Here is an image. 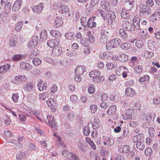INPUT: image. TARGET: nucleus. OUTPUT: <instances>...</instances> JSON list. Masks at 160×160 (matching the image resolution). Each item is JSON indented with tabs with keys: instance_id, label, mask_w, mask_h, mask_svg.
<instances>
[{
	"instance_id": "20e7f679",
	"label": "nucleus",
	"mask_w": 160,
	"mask_h": 160,
	"mask_svg": "<svg viewBox=\"0 0 160 160\" xmlns=\"http://www.w3.org/2000/svg\"><path fill=\"white\" fill-rule=\"evenodd\" d=\"M87 17H86L85 18L84 17L82 18H81V24H83V26H87L89 28H92L93 27H95L96 25V23L93 22L92 18H89L88 19V21L86 19Z\"/></svg>"
},
{
	"instance_id": "f3484780",
	"label": "nucleus",
	"mask_w": 160,
	"mask_h": 160,
	"mask_svg": "<svg viewBox=\"0 0 160 160\" xmlns=\"http://www.w3.org/2000/svg\"><path fill=\"white\" fill-rule=\"evenodd\" d=\"M148 47L151 50H155L158 48V46L157 43L152 40H149L148 42Z\"/></svg>"
},
{
	"instance_id": "423d86ee",
	"label": "nucleus",
	"mask_w": 160,
	"mask_h": 160,
	"mask_svg": "<svg viewBox=\"0 0 160 160\" xmlns=\"http://www.w3.org/2000/svg\"><path fill=\"white\" fill-rule=\"evenodd\" d=\"M38 41V38L37 36H33L31 40L28 43V47L30 48H34L37 45Z\"/></svg>"
},
{
	"instance_id": "de8ad7c7",
	"label": "nucleus",
	"mask_w": 160,
	"mask_h": 160,
	"mask_svg": "<svg viewBox=\"0 0 160 160\" xmlns=\"http://www.w3.org/2000/svg\"><path fill=\"white\" fill-rule=\"evenodd\" d=\"M32 62L34 65L38 66L41 63L42 61L39 58H36L32 60Z\"/></svg>"
},
{
	"instance_id": "864d4df0",
	"label": "nucleus",
	"mask_w": 160,
	"mask_h": 160,
	"mask_svg": "<svg viewBox=\"0 0 160 160\" xmlns=\"http://www.w3.org/2000/svg\"><path fill=\"white\" fill-rule=\"evenodd\" d=\"M135 72L137 73H141L143 71V67L141 65L137 66L134 68Z\"/></svg>"
},
{
	"instance_id": "5fc2aeb1",
	"label": "nucleus",
	"mask_w": 160,
	"mask_h": 160,
	"mask_svg": "<svg viewBox=\"0 0 160 160\" xmlns=\"http://www.w3.org/2000/svg\"><path fill=\"white\" fill-rule=\"evenodd\" d=\"M122 134L120 137L121 139H123L128 135L129 134V132L127 128H125L122 130Z\"/></svg>"
},
{
	"instance_id": "37998d69",
	"label": "nucleus",
	"mask_w": 160,
	"mask_h": 160,
	"mask_svg": "<svg viewBox=\"0 0 160 160\" xmlns=\"http://www.w3.org/2000/svg\"><path fill=\"white\" fill-rule=\"evenodd\" d=\"M47 103L48 107L57 106V103L52 98H50L47 102Z\"/></svg>"
},
{
	"instance_id": "ddd939ff",
	"label": "nucleus",
	"mask_w": 160,
	"mask_h": 160,
	"mask_svg": "<svg viewBox=\"0 0 160 160\" xmlns=\"http://www.w3.org/2000/svg\"><path fill=\"white\" fill-rule=\"evenodd\" d=\"M123 28L128 31L131 32L134 31V28L132 25L128 20H125V22L123 24Z\"/></svg>"
},
{
	"instance_id": "a211bd4d",
	"label": "nucleus",
	"mask_w": 160,
	"mask_h": 160,
	"mask_svg": "<svg viewBox=\"0 0 160 160\" xmlns=\"http://www.w3.org/2000/svg\"><path fill=\"white\" fill-rule=\"evenodd\" d=\"M20 68L26 71H29L32 68V65L29 63L24 62H20Z\"/></svg>"
},
{
	"instance_id": "c9c22d12",
	"label": "nucleus",
	"mask_w": 160,
	"mask_h": 160,
	"mask_svg": "<svg viewBox=\"0 0 160 160\" xmlns=\"http://www.w3.org/2000/svg\"><path fill=\"white\" fill-rule=\"evenodd\" d=\"M120 48L124 50H128L132 48L131 44L128 42H124L120 46Z\"/></svg>"
},
{
	"instance_id": "39448f33",
	"label": "nucleus",
	"mask_w": 160,
	"mask_h": 160,
	"mask_svg": "<svg viewBox=\"0 0 160 160\" xmlns=\"http://www.w3.org/2000/svg\"><path fill=\"white\" fill-rule=\"evenodd\" d=\"M15 80L13 81V83L19 85L20 83L24 82L28 79L27 76L24 75H20L15 76L14 77Z\"/></svg>"
},
{
	"instance_id": "412c9836",
	"label": "nucleus",
	"mask_w": 160,
	"mask_h": 160,
	"mask_svg": "<svg viewBox=\"0 0 160 160\" xmlns=\"http://www.w3.org/2000/svg\"><path fill=\"white\" fill-rule=\"evenodd\" d=\"M101 74V72L99 71L92 70L89 73V75L90 77L93 78L92 81L94 82V80Z\"/></svg>"
},
{
	"instance_id": "aec40b11",
	"label": "nucleus",
	"mask_w": 160,
	"mask_h": 160,
	"mask_svg": "<svg viewBox=\"0 0 160 160\" xmlns=\"http://www.w3.org/2000/svg\"><path fill=\"white\" fill-rule=\"evenodd\" d=\"M133 111L131 109H128L126 112V113L122 115V117L124 119L127 120H131L132 119V113Z\"/></svg>"
},
{
	"instance_id": "b1692460",
	"label": "nucleus",
	"mask_w": 160,
	"mask_h": 160,
	"mask_svg": "<svg viewBox=\"0 0 160 160\" xmlns=\"http://www.w3.org/2000/svg\"><path fill=\"white\" fill-rule=\"evenodd\" d=\"M144 135L142 133H139L137 135L134 136L132 138V140L133 142H138V141H142Z\"/></svg>"
},
{
	"instance_id": "69168bd1",
	"label": "nucleus",
	"mask_w": 160,
	"mask_h": 160,
	"mask_svg": "<svg viewBox=\"0 0 160 160\" xmlns=\"http://www.w3.org/2000/svg\"><path fill=\"white\" fill-rule=\"evenodd\" d=\"M45 61L51 64H53L54 63V60L51 57H46L44 58Z\"/></svg>"
},
{
	"instance_id": "2eb2a0df",
	"label": "nucleus",
	"mask_w": 160,
	"mask_h": 160,
	"mask_svg": "<svg viewBox=\"0 0 160 160\" xmlns=\"http://www.w3.org/2000/svg\"><path fill=\"white\" fill-rule=\"evenodd\" d=\"M86 71V68L83 66H78L75 69V75H82Z\"/></svg>"
},
{
	"instance_id": "4c0bfd02",
	"label": "nucleus",
	"mask_w": 160,
	"mask_h": 160,
	"mask_svg": "<svg viewBox=\"0 0 160 160\" xmlns=\"http://www.w3.org/2000/svg\"><path fill=\"white\" fill-rule=\"evenodd\" d=\"M155 117V114L152 112L149 115H147L146 116V120L148 122H150L153 120V118Z\"/></svg>"
},
{
	"instance_id": "79ce46f5",
	"label": "nucleus",
	"mask_w": 160,
	"mask_h": 160,
	"mask_svg": "<svg viewBox=\"0 0 160 160\" xmlns=\"http://www.w3.org/2000/svg\"><path fill=\"white\" fill-rule=\"evenodd\" d=\"M68 160H79L78 157L74 153H70L67 158Z\"/></svg>"
},
{
	"instance_id": "f03ea898",
	"label": "nucleus",
	"mask_w": 160,
	"mask_h": 160,
	"mask_svg": "<svg viewBox=\"0 0 160 160\" xmlns=\"http://www.w3.org/2000/svg\"><path fill=\"white\" fill-rule=\"evenodd\" d=\"M121 40L118 38H115L110 40L106 44L107 50H110L112 48H117L120 46Z\"/></svg>"
},
{
	"instance_id": "a18cd8bd",
	"label": "nucleus",
	"mask_w": 160,
	"mask_h": 160,
	"mask_svg": "<svg viewBox=\"0 0 160 160\" xmlns=\"http://www.w3.org/2000/svg\"><path fill=\"white\" fill-rule=\"evenodd\" d=\"M28 113L32 114L35 116H39L40 113L36 110H30L27 111L26 115L28 117H31L32 116L29 115Z\"/></svg>"
},
{
	"instance_id": "dca6fc26",
	"label": "nucleus",
	"mask_w": 160,
	"mask_h": 160,
	"mask_svg": "<svg viewBox=\"0 0 160 160\" xmlns=\"http://www.w3.org/2000/svg\"><path fill=\"white\" fill-rule=\"evenodd\" d=\"M141 19V17L138 16H135L133 19V24L138 29H140L141 28L140 24Z\"/></svg>"
},
{
	"instance_id": "09e8293b",
	"label": "nucleus",
	"mask_w": 160,
	"mask_h": 160,
	"mask_svg": "<svg viewBox=\"0 0 160 160\" xmlns=\"http://www.w3.org/2000/svg\"><path fill=\"white\" fill-rule=\"evenodd\" d=\"M154 52L152 51H146L144 53V56L146 58H148L153 57Z\"/></svg>"
},
{
	"instance_id": "052dcab7",
	"label": "nucleus",
	"mask_w": 160,
	"mask_h": 160,
	"mask_svg": "<svg viewBox=\"0 0 160 160\" xmlns=\"http://www.w3.org/2000/svg\"><path fill=\"white\" fill-rule=\"evenodd\" d=\"M97 78H96V79L94 80V82H95L101 83L103 82L105 79V78L103 76L99 75Z\"/></svg>"
},
{
	"instance_id": "4be33fe9",
	"label": "nucleus",
	"mask_w": 160,
	"mask_h": 160,
	"mask_svg": "<svg viewBox=\"0 0 160 160\" xmlns=\"http://www.w3.org/2000/svg\"><path fill=\"white\" fill-rule=\"evenodd\" d=\"M50 35L53 37L58 39L61 38L62 36V33L58 30H51L50 31Z\"/></svg>"
},
{
	"instance_id": "0eeeda50",
	"label": "nucleus",
	"mask_w": 160,
	"mask_h": 160,
	"mask_svg": "<svg viewBox=\"0 0 160 160\" xmlns=\"http://www.w3.org/2000/svg\"><path fill=\"white\" fill-rule=\"evenodd\" d=\"M59 13L63 16H70V14L69 13V10L68 7L65 5H61L59 8Z\"/></svg>"
},
{
	"instance_id": "4468645a",
	"label": "nucleus",
	"mask_w": 160,
	"mask_h": 160,
	"mask_svg": "<svg viewBox=\"0 0 160 160\" xmlns=\"http://www.w3.org/2000/svg\"><path fill=\"white\" fill-rule=\"evenodd\" d=\"M78 141V149L82 152H85L86 151V149L85 148L86 145L85 142L82 140V138L79 139Z\"/></svg>"
},
{
	"instance_id": "c03bdc74",
	"label": "nucleus",
	"mask_w": 160,
	"mask_h": 160,
	"mask_svg": "<svg viewBox=\"0 0 160 160\" xmlns=\"http://www.w3.org/2000/svg\"><path fill=\"white\" fill-rule=\"evenodd\" d=\"M48 95L49 94L47 92H43L39 94V99L42 100H44L46 98H48Z\"/></svg>"
},
{
	"instance_id": "13d9d810",
	"label": "nucleus",
	"mask_w": 160,
	"mask_h": 160,
	"mask_svg": "<svg viewBox=\"0 0 160 160\" xmlns=\"http://www.w3.org/2000/svg\"><path fill=\"white\" fill-rule=\"evenodd\" d=\"M141 13L143 14H151V9L149 8H144L142 10V11L141 12Z\"/></svg>"
},
{
	"instance_id": "8fccbe9b",
	"label": "nucleus",
	"mask_w": 160,
	"mask_h": 160,
	"mask_svg": "<svg viewBox=\"0 0 160 160\" xmlns=\"http://www.w3.org/2000/svg\"><path fill=\"white\" fill-rule=\"evenodd\" d=\"M130 65L133 67L138 62L137 58L136 57H132L129 61Z\"/></svg>"
},
{
	"instance_id": "5701e85b",
	"label": "nucleus",
	"mask_w": 160,
	"mask_h": 160,
	"mask_svg": "<svg viewBox=\"0 0 160 160\" xmlns=\"http://www.w3.org/2000/svg\"><path fill=\"white\" fill-rule=\"evenodd\" d=\"M63 22L61 17H56L54 22V27L55 28L60 27L63 25Z\"/></svg>"
},
{
	"instance_id": "338daca9",
	"label": "nucleus",
	"mask_w": 160,
	"mask_h": 160,
	"mask_svg": "<svg viewBox=\"0 0 160 160\" xmlns=\"http://www.w3.org/2000/svg\"><path fill=\"white\" fill-rule=\"evenodd\" d=\"M149 79V77L148 75H145L143 77L140 78L138 80L139 82H143L144 81H148Z\"/></svg>"
},
{
	"instance_id": "9d476101",
	"label": "nucleus",
	"mask_w": 160,
	"mask_h": 160,
	"mask_svg": "<svg viewBox=\"0 0 160 160\" xmlns=\"http://www.w3.org/2000/svg\"><path fill=\"white\" fill-rule=\"evenodd\" d=\"M34 84L32 82H29L24 84L22 88L24 91L29 92L33 90L34 88Z\"/></svg>"
},
{
	"instance_id": "bb28decb",
	"label": "nucleus",
	"mask_w": 160,
	"mask_h": 160,
	"mask_svg": "<svg viewBox=\"0 0 160 160\" xmlns=\"http://www.w3.org/2000/svg\"><path fill=\"white\" fill-rule=\"evenodd\" d=\"M9 45L12 47H15L17 45V39L13 37H10L8 39Z\"/></svg>"
},
{
	"instance_id": "473e14b6",
	"label": "nucleus",
	"mask_w": 160,
	"mask_h": 160,
	"mask_svg": "<svg viewBox=\"0 0 160 160\" xmlns=\"http://www.w3.org/2000/svg\"><path fill=\"white\" fill-rule=\"evenodd\" d=\"M101 5L103 9L106 11H108L109 6V3L107 0H103L101 2Z\"/></svg>"
},
{
	"instance_id": "4d7b16f0",
	"label": "nucleus",
	"mask_w": 160,
	"mask_h": 160,
	"mask_svg": "<svg viewBox=\"0 0 160 160\" xmlns=\"http://www.w3.org/2000/svg\"><path fill=\"white\" fill-rule=\"evenodd\" d=\"M74 34L72 32H68L65 34V38L68 40H71L74 38Z\"/></svg>"
},
{
	"instance_id": "f704fd0d",
	"label": "nucleus",
	"mask_w": 160,
	"mask_h": 160,
	"mask_svg": "<svg viewBox=\"0 0 160 160\" xmlns=\"http://www.w3.org/2000/svg\"><path fill=\"white\" fill-rule=\"evenodd\" d=\"M119 35L121 38L124 39H126L128 37L127 33L124 29L123 28L120 29L119 30Z\"/></svg>"
},
{
	"instance_id": "6ab92c4d",
	"label": "nucleus",
	"mask_w": 160,
	"mask_h": 160,
	"mask_svg": "<svg viewBox=\"0 0 160 160\" xmlns=\"http://www.w3.org/2000/svg\"><path fill=\"white\" fill-rule=\"evenodd\" d=\"M44 7V3H40L38 5L34 6L33 7L32 10L33 11L37 13H39L41 12Z\"/></svg>"
},
{
	"instance_id": "58836bf2",
	"label": "nucleus",
	"mask_w": 160,
	"mask_h": 160,
	"mask_svg": "<svg viewBox=\"0 0 160 160\" xmlns=\"http://www.w3.org/2000/svg\"><path fill=\"white\" fill-rule=\"evenodd\" d=\"M48 37V33L46 29L42 30L40 33V38H42L43 40H46Z\"/></svg>"
},
{
	"instance_id": "f8f14e48",
	"label": "nucleus",
	"mask_w": 160,
	"mask_h": 160,
	"mask_svg": "<svg viewBox=\"0 0 160 160\" xmlns=\"http://www.w3.org/2000/svg\"><path fill=\"white\" fill-rule=\"evenodd\" d=\"M108 23L111 25L113 24L115 22V20L116 18V16L115 13L112 11H109L108 12Z\"/></svg>"
},
{
	"instance_id": "bf43d9fd",
	"label": "nucleus",
	"mask_w": 160,
	"mask_h": 160,
	"mask_svg": "<svg viewBox=\"0 0 160 160\" xmlns=\"http://www.w3.org/2000/svg\"><path fill=\"white\" fill-rule=\"evenodd\" d=\"M50 92L51 94L55 93L58 90V87L55 84H53L50 88Z\"/></svg>"
},
{
	"instance_id": "603ef678",
	"label": "nucleus",
	"mask_w": 160,
	"mask_h": 160,
	"mask_svg": "<svg viewBox=\"0 0 160 160\" xmlns=\"http://www.w3.org/2000/svg\"><path fill=\"white\" fill-rule=\"evenodd\" d=\"M23 21H22L19 22L15 28V30L18 32L20 31L23 26Z\"/></svg>"
},
{
	"instance_id": "7ed1b4c3",
	"label": "nucleus",
	"mask_w": 160,
	"mask_h": 160,
	"mask_svg": "<svg viewBox=\"0 0 160 160\" xmlns=\"http://www.w3.org/2000/svg\"><path fill=\"white\" fill-rule=\"evenodd\" d=\"M130 146L128 145L121 146L118 147V150L120 152L127 153V156L128 158H131L134 155L133 152L130 150Z\"/></svg>"
},
{
	"instance_id": "7c9ffc66",
	"label": "nucleus",
	"mask_w": 160,
	"mask_h": 160,
	"mask_svg": "<svg viewBox=\"0 0 160 160\" xmlns=\"http://www.w3.org/2000/svg\"><path fill=\"white\" fill-rule=\"evenodd\" d=\"M144 141L142 140L138 141L137 142L136 146L137 148L139 150H143L145 148Z\"/></svg>"
},
{
	"instance_id": "2f4dec72",
	"label": "nucleus",
	"mask_w": 160,
	"mask_h": 160,
	"mask_svg": "<svg viewBox=\"0 0 160 160\" xmlns=\"http://www.w3.org/2000/svg\"><path fill=\"white\" fill-rule=\"evenodd\" d=\"M25 56L22 54H16L13 56L12 59L15 61H18L22 59H24Z\"/></svg>"
},
{
	"instance_id": "49530a36",
	"label": "nucleus",
	"mask_w": 160,
	"mask_h": 160,
	"mask_svg": "<svg viewBox=\"0 0 160 160\" xmlns=\"http://www.w3.org/2000/svg\"><path fill=\"white\" fill-rule=\"evenodd\" d=\"M144 43L142 40L138 39L136 41L135 45L139 48H142L143 46Z\"/></svg>"
},
{
	"instance_id": "cd10ccee",
	"label": "nucleus",
	"mask_w": 160,
	"mask_h": 160,
	"mask_svg": "<svg viewBox=\"0 0 160 160\" xmlns=\"http://www.w3.org/2000/svg\"><path fill=\"white\" fill-rule=\"evenodd\" d=\"M106 140L104 141L103 143L104 145L107 146L108 147H111L114 143V141L112 138H105Z\"/></svg>"
},
{
	"instance_id": "c85d7f7f",
	"label": "nucleus",
	"mask_w": 160,
	"mask_h": 160,
	"mask_svg": "<svg viewBox=\"0 0 160 160\" xmlns=\"http://www.w3.org/2000/svg\"><path fill=\"white\" fill-rule=\"evenodd\" d=\"M121 70L122 72V76L123 78H125L127 76V73H128L129 71L128 68L125 66H121L119 69Z\"/></svg>"
},
{
	"instance_id": "3c124183",
	"label": "nucleus",
	"mask_w": 160,
	"mask_h": 160,
	"mask_svg": "<svg viewBox=\"0 0 160 160\" xmlns=\"http://www.w3.org/2000/svg\"><path fill=\"white\" fill-rule=\"evenodd\" d=\"M16 157L18 160H22L25 157V155L23 152H18L17 153Z\"/></svg>"
},
{
	"instance_id": "1a4fd4ad",
	"label": "nucleus",
	"mask_w": 160,
	"mask_h": 160,
	"mask_svg": "<svg viewBox=\"0 0 160 160\" xmlns=\"http://www.w3.org/2000/svg\"><path fill=\"white\" fill-rule=\"evenodd\" d=\"M137 93L135 90L132 88L127 87L125 90V94L126 96L130 97H132L136 95Z\"/></svg>"
},
{
	"instance_id": "774afa93",
	"label": "nucleus",
	"mask_w": 160,
	"mask_h": 160,
	"mask_svg": "<svg viewBox=\"0 0 160 160\" xmlns=\"http://www.w3.org/2000/svg\"><path fill=\"white\" fill-rule=\"evenodd\" d=\"M3 121L4 123L7 125H10L11 123L10 118L8 116H5L4 117Z\"/></svg>"
},
{
	"instance_id": "f257e3e1",
	"label": "nucleus",
	"mask_w": 160,
	"mask_h": 160,
	"mask_svg": "<svg viewBox=\"0 0 160 160\" xmlns=\"http://www.w3.org/2000/svg\"><path fill=\"white\" fill-rule=\"evenodd\" d=\"M59 39H51L47 41V45L51 48H52V51L57 55H60L62 52V48L59 44Z\"/></svg>"
},
{
	"instance_id": "6e6552de",
	"label": "nucleus",
	"mask_w": 160,
	"mask_h": 160,
	"mask_svg": "<svg viewBox=\"0 0 160 160\" xmlns=\"http://www.w3.org/2000/svg\"><path fill=\"white\" fill-rule=\"evenodd\" d=\"M47 119L50 128L56 129L57 126V122L55 121L53 117L50 115H48L47 116Z\"/></svg>"
},
{
	"instance_id": "72a5a7b5",
	"label": "nucleus",
	"mask_w": 160,
	"mask_h": 160,
	"mask_svg": "<svg viewBox=\"0 0 160 160\" xmlns=\"http://www.w3.org/2000/svg\"><path fill=\"white\" fill-rule=\"evenodd\" d=\"M10 68V66L8 64L0 67V73H3L6 72Z\"/></svg>"
},
{
	"instance_id": "c756f323",
	"label": "nucleus",
	"mask_w": 160,
	"mask_h": 160,
	"mask_svg": "<svg viewBox=\"0 0 160 160\" xmlns=\"http://www.w3.org/2000/svg\"><path fill=\"white\" fill-rule=\"evenodd\" d=\"M117 107L116 105H114L110 107L107 111L108 115H110L114 114L116 110Z\"/></svg>"
},
{
	"instance_id": "393cba45",
	"label": "nucleus",
	"mask_w": 160,
	"mask_h": 160,
	"mask_svg": "<svg viewBox=\"0 0 160 160\" xmlns=\"http://www.w3.org/2000/svg\"><path fill=\"white\" fill-rule=\"evenodd\" d=\"M130 15L129 11L125 9H122L121 10V16L122 18L127 19L129 18Z\"/></svg>"
},
{
	"instance_id": "a19ab883",
	"label": "nucleus",
	"mask_w": 160,
	"mask_h": 160,
	"mask_svg": "<svg viewBox=\"0 0 160 160\" xmlns=\"http://www.w3.org/2000/svg\"><path fill=\"white\" fill-rule=\"evenodd\" d=\"M158 17L157 13L155 12L152 15L150 16L148 20L152 22H156L158 20Z\"/></svg>"
},
{
	"instance_id": "0e129e2a",
	"label": "nucleus",
	"mask_w": 160,
	"mask_h": 160,
	"mask_svg": "<svg viewBox=\"0 0 160 160\" xmlns=\"http://www.w3.org/2000/svg\"><path fill=\"white\" fill-rule=\"evenodd\" d=\"M90 131L89 128L88 126H85L83 129V133L86 136H88L90 133Z\"/></svg>"
},
{
	"instance_id": "9b49d317",
	"label": "nucleus",
	"mask_w": 160,
	"mask_h": 160,
	"mask_svg": "<svg viewBox=\"0 0 160 160\" xmlns=\"http://www.w3.org/2000/svg\"><path fill=\"white\" fill-rule=\"evenodd\" d=\"M22 3V0H17L14 3L12 6V11H18L21 8Z\"/></svg>"
},
{
	"instance_id": "ea45409f",
	"label": "nucleus",
	"mask_w": 160,
	"mask_h": 160,
	"mask_svg": "<svg viewBox=\"0 0 160 160\" xmlns=\"http://www.w3.org/2000/svg\"><path fill=\"white\" fill-rule=\"evenodd\" d=\"M80 42L83 46L86 47L89 46L91 42L88 38H84L81 39Z\"/></svg>"
},
{
	"instance_id": "e2e57ef3",
	"label": "nucleus",
	"mask_w": 160,
	"mask_h": 160,
	"mask_svg": "<svg viewBox=\"0 0 160 160\" xmlns=\"http://www.w3.org/2000/svg\"><path fill=\"white\" fill-rule=\"evenodd\" d=\"M88 37V39L91 42H92L94 41V36L92 34L91 32L90 31H88L87 32V34Z\"/></svg>"
},
{
	"instance_id": "a878e982",
	"label": "nucleus",
	"mask_w": 160,
	"mask_h": 160,
	"mask_svg": "<svg viewBox=\"0 0 160 160\" xmlns=\"http://www.w3.org/2000/svg\"><path fill=\"white\" fill-rule=\"evenodd\" d=\"M96 12L97 14L98 13H100L101 15V16L102 17V18L104 21L106 20L107 18V14L106 12L103 10L102 9H98L96 11Z\"/></svg>"
},
{
	"instance_id": "e433bc0d",
	"label": "nucleus",
	"mask_w": 160,
	"mask_h": 160,
	"mask_svg": "<svg viewBox=\"0 0 160 160\" xmlns=\"http://www.w3.org/2000/svg\"><path fill=\"white\" fill-rule=\"evenodd\" d=\"M128 56L127 55L122 53L119 56V61L122 62H126L128 60Z\"/></svg>"
},
{
	"instance_id": "680f3d73",
	"label": "nucleus",
	"mask_w": 160,
	"mask_h": 160,
	"mask_svg": "<svg viewBox=\"0 0 160 160\" xmlns=\"http://www.w3.org/2000/svg\"><path fill=\"white\" fill-rule=\"evenodd\" d=\"M109 103L108 102H103L100 104V107L103 109H106L109 106Z\"/></svg>"
},
{
	"instance_id": "6e6d98bb",
	"label": "nucleus",
	"mask_w": 160,
	"mask_h": 160,
	"mask_svg": "<svg viewBox=\"0 0 160 160\" xmlns=\"http://www.w3.org/2000/svg\"><path fill=\"white\" fill-rule=\"evenodd\" d=\"M19 97V94L18 93L16 92L13 93L12 97V99L13 102L17 103L18 102Z\"/></svg>"
}]
</instances>
